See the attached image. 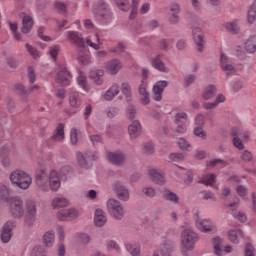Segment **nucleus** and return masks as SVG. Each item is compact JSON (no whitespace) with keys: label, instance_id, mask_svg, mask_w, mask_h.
Returning <instances> with one entry per match:
<instances>
[{"label":"nucleus","instance_id":"5fc2aeb1","mask_svg":"<svg viewBox=\"0 0 256 256\" xmlns=\"http://www.w3.org/2000/svg\"><path fill=\"white\" fill-rule=\"evenodd\" d=\"M194 135L200 137L201 139H207V133L203 130V127L196 126L194 128Z\"/></svg>","mask_w":256,"mask_h":256},{"label":"nucleus","instance_id":"dca6fc26","mask_svg":"<svg viewBox=\"0 0 256 256\" xmlns=\"http://www.w3.org/2000/svg\"><path fill=\"white\" fill-rule=\"evenodd\" d=\"M149 176L151 181L157 185H165V173H163L160 169H150Z\"/></svg>","mask_w":256,"mask_h":256},{"label":"nucleus","instance_id":"2f4dec72","mask_svg":"<svg viewBox=\"0 0 256 256\" xmlns=\"http://www.w3.org/2000/svg\"><path fill=\"white\" fill-rule=\"evenodd\" d=\"M81 96L79 95V92H72L69 96V104L74 109H79L81 107Z\"/></svg>","mask_w":256,"mask_h":256},{"label":"nucleus","instance_id":"6ab92c4d","mask_svg":"<svg viewBox=\"0 0 256 256\" xmlns=\"http://www.w3.org/2000/svg\"><path fill=\"white\" fill-rule=\"evenodd\" d=\"M224 27L230 35H238V33L241 32V20L235 19L231 22H227Z\"/></svg>","mask_w":256,"mask_h":256},{"label":"nucleus","instance_id":"4c0bfd02","mask_svg":"<svg viewBox=\"0 0 256 256\" xmlns=\"http://www.w3.org/2000/svg\"><path fill=\"white\" fill-rule=\"evenodd\" d=\"M245 49H246L247 53H255V51H256V35H254L246 40Z\"/></svg>","mask_w":256,"mask_h":256},{"label":"nucleus","instance_id":"ea45409f","mask_svg":"<svg viewBox=\"0 0 256 256\" xmlns=\"http://www.w3.org/2000/svg\"><path fill=\"white\" fill-rule=\"evenodd\" d=\"M212 244H213V247H214L215 255L223 256V248H221V239L219 237L213 238Z\"/></svg>","mask_w":256,"mask_h":256},{"label":"nucleus","instance_id":"4d7b16f0","mask_svg":"<svg viewBox=\"0 0 256 256\" xmlns=\"http://www.w3.org/2000/svg\"><path fill=\"white\" fill-rule=\"evenodd\" d=\"M232 143L238 151H243L245 149V145L243 144V141L239 137H235L232 139Z\"/></svg>","mask_w":256,"mask_h":256},{"label":"nucleus","instance_id":"a878e982","mask_svg":"<svg viewBox=\"0 0 256 256\" xmlns=\"http://www.w3.org/2000/svg\"><path fill=\"white\" fill-rule=\"evenodd\" d=\"M243 230L241 229H231L228 231V238L234 245H239V240L243 239Z\"/></svg>","mask_w":256,"mask_h":256},{"label":"nucleus","instance_id":"864d4df0","mask_svg":"<svg viewBox=\"0 0 256 256\" xmlns=\"http://www.w3.org/2000/svg\"><path fill=\"white\" fill-rule=\"evenodd\" d=\"M195 79H197V76L194 74H188L187 76L184 77V87H190L195 83Z\"/></svg>","mask_w":256,"mask_h":256},{"label":"nucleus","instance_id":"f3484780","mask_svg":"<svg viewBox=\"0 0 256 256\" xmlns=\"http://www.w3.org/2000/svg\"><path fill=\"white\" fill-rule=\"evenodd\" d=\"M192 37L194 39V43L197 45V50L199 53L203 51V45L205 44V40L203 39V31L201 28H194L192 31Z\"/></svg>","mask_w":256,"mask_h":256},{"label":"nucleus","instance_id":"de8ad7c7","mask_svg":"<svg viewBox=\"0 0 256 256\" xmlns=\"http://www.w3.org/2000/svg\"><path fill=\"white\" fill-rule=\"evenodd\" d=\"M25 47L26 51H28V53L31 55V57H33V59H39V51H37L35 47L30 45L29 43H26Z\"/></svg>","mask_w":256,"mask_h":256},{"label":"nucleus","instance_id":"20e7f679","mask_svg":"<svg viewBox=\"0 0 256 256\" xmlns=\"http://www.w3.org/2000/svg\"><path fill=\"white\" fill-rule=\"evenodd\" d=\"M96 19L101 25H109L113 21V13L109 9V5L105 3V0H98L96 2Z\"/></svg>","mask_w":256,"mask_h":256},{"label":"nucleus","instance_id":"ddd939ff","mask_svg":"<svg viewBox=\"0 0 256 256\" xmlns=\"http://www.w3.org/2000/svg\"><path fill=\"white\" fill-rule=\"evenodd\" d=\"M69 41H72L76 47L79 49H85V39L83 38V35L76 31H68L66 33Z\"/></svg>","mask_w":256,"mask_h":256},{"label":"nucleus","instance_id":"0eeeda50","mask_svg":"<svg viewBox=\"0 0 256 256\" xmlns=\"http://www.w3.org/2000/svg\"><path fill=\"white\" fill-rule=\"evenodd\" d=\"M73 79V75L67 69V66L60 65L57 68V74L55 77V82L62 87H69L71 85V81Z\"/></svg>","mask_w":256,"mask_h":256},{"label":"nucleus","instance_id":"c756f323","mask_svg":"<svg viewBox=\"0 0 256 256\" xmlns=\"http://www.w3.org/2000/svg\"><path fill=\"white\" fill-rule=\"evenodd\" d=\"M42 242L45 247H51L55 244V232L53 230H49L44 233L42 236Z\"/></svg>","mask_w":256,"mask_h":256},{"label":"nucleus","instance_id":"c9c22d12","mask_svg":"<svg viewBox=\"0 0 256 256\" xmlns=\"http://www.w3.org/2000/svg\"><path fill=\"white\" fill-rule=\"evenodd\" d=\"M77 83L84 91H89V84H87V76H85V73L81 71L78 72Z\"/></svg>","mask_w":256,"mask_h":256},{"label":"nucleus","instance_id":"aec40b11","mask_svg":"<svg viewBox=\"0 0 256 256\" xmlns=\"http://www.w3.org/2000/svg\"><path fill=\"white\" fill-rule=\"evenodd\" d=\"M139 95H141V103L142 105H149L151 100L149 99V92H147V81L142 80L141 84L138 87Z\"/></svg>","mask_w":256,"mask_h":256},{"label":"nucleus","instance_id":"052dcab7","mask_svg":"<svg viewBox=\"0 0 256 256\" xmlns=\"http://www.w3.org/2000/svg\"><path fill=\"white\" fill-rule=\"evenodd\" d=\"M169 159L171 161H176V162L183 161L185 159V154H183V153H171L169 155Z\"/></svg>","mask_w":256,"mask_h":256},{"label":"nucleus","instance_id":"cd10ccee","mask_svg":"<svg viewBox=\"0 0 256 256\" xmlns=\"http://www.w3.org/2000/svg\"><path fill=\"white\" fill-rule=\"evenodd\" d=\"M198 183L206 187H213L217 183V176L214 173L206 174L202 176Z\"/></svg>","mask_w":256,"mask_h":256},{"label":"nucleus","instance_id":"a19ab883","mask_svg":"<svg viewBox=\"0 0 256 256\" xmlns=\"http://www.w3.org/2000/svg\"><path fill=\"white\" fill-rule=\"evenodd\" d=\"M248 23L253 24L254 21H256V0L248 10L247 15Z\"/></svg>","mask_w":256,"mask_h":256},{"label":"nucleus","instance_id":"9b49d317","mask_svg":"<svg viewBox=\"0 0 256 256\" xmlns=\"http://www.w3.org/2000/svg\"><path fill=\"white\" fill-rule=\"evenodd\" d=\"M80 213L75 208L61 209L57 212V218L59 221H71V219H77Z\"/></svg>","mask_w":256,"mask_h":256},{"label":"nucleus","instance_id":"8fccbe9b","mask_svg":"<svg viewBox=\"0 0 256 256\" xmlns=\"http://www.w3.org/2000/svg\"><path fill=\"white\" fill-rule=\"evenodd\" d=\"M61 51V46L54 45L49 50V55L52 57L53 61H57V55H59V52Z\"/></svg>","mask_w":256,"mask_h":256},{"label":"nucleus","instance_id":"bf43d9fd","mask_svg":"<svg viewBox=\"0 0 256 256\" xmlns=\"http://www.w3.org/2000/svg\"><path fill=\"white\" fill-rule=\"evenodd\" d=\"M142 193H144L146 197H150V198L155 197V195L157 194V192L154 190L153 187H144L142 189Z\"/></svg>","mask_w":256,"mask_h":256},{"label":"nucleus","instance_id":"c03bdc74","mask_svg":"<svg viewBox=\"0 0 256 256\" xmlns=\"http://www.w3.org/2000/svg\"><path fill=\"white\" fill-rule=\"evenodd\" d=\"M139 3H141V0H132L130 19H135L137 17Z\"/></svg>","mask_w":256,"mask_h":256},{"label":"nucleus","instance_id":"603ef678","mask_svg":"<svg viewBox=\"0 0 256 256\" xmlns=\"http://www.w3.org/2000/svg\"><path fill=\"white\" fill-rule=\"evenodd\" d=\"M115 3L121 11H129V0H115Z\"/></svg>","mask_w":256,"mask_h":256},{"label":"nucleus","instance_id":"0e129e2a","mask_svg":"<svg viewBox=\"0 0 256 256\" xmlns=\"http://www.w3.org/2000/svg\"><path fill=\"white\" fill-rule=\"evenodd\" d=\"M234 219H236L240 223H247V214L243 212L235 213Z\"/></svg>","mask_w":256,"mask_h":256},{"label":"nucleus","instance_id":"774afa93","mask_svg":"<svg viewBox=\"0 0 256 256\" xmlns=\"http://www.w3.org/2000/svg\"><path fill=\"white\" fill-rule=\"evenodd\" d=\"M30 256H46L45 253H43V248L36 246L32 249Z\"/></svg>","mask_w":256,"mask_h":256},{"label":"nucleus","instance_id":"b1692460","mask_svg":"<svg viewBox=\"0 0 256 256\" xmlns=\"http://www.w3.org/2000/svg\"><path fill=\"white\" fill-rule=\"evenodd\" d=\"M94 223L96 227H103L107 223V216L102 209H96L94 213Z\"/></svg>","mask_w":256,"mask_h":256},{"label":"nucleus","instance_id":"2eb2a0df","mask_svg":"<svg viewBox=\"0 0 256 256\" xmlns=\"http://www.w3.org/2000/svg\"><path fill=\"white\" fill-rule=\"evenodd\" d=\"M105 69L110 75H117L123 69V64L118 59H112L105 63Z\"/></svg>","mask_w":256,"mask_h":256},{"label":"nucleus","instance_id":"58836bf2","mask_svg":"<svg viewBox=\"0 0 256 256\" xmlns=\"http://www.w3.org/2000/svg\"><path fill=\"white\" fill-rule=\"evenodd\" d=\"M125 115L129 121H133V119L137 117V107L133 104H129L125 109Z\"/></svg>","mask_w":256,"mask_h":256},{"label":"nucleus","instance_id":"7c9ffc66","mask_svg":"<svg viewBox=\"0 0 256 256\" xmlns=\"http://www.w3.org/2000/svg\"><path fill=\"white\" fill-rule=\"evenodd\" d=\"M162 197L165 201H170V203H174L175 205L179 203V196L169 189H164Z\"/></svg>","mask_w":256,"mask_h":256},{"label":"nucleus","instance_id":"37998d69","mask_svg":"<svg viewBox=\"0 0 256 256\" xmlns=\"http://www.w3.org/2000/svg\"><path fill=\"white\" fill-rule=\"evenodd\" d=\"M188 117L189 116L185 112L176 113L175 114V119H174L175 125L185 123V121H187Z\"/></svg>","mask_w":256,"mask_h":256},{"label":"nucleus","instance_id":"5701e85b","mask_svg":"<svg viewBox=\"0 0 256 256\" xmlns=\"http://www.w3.org/2000/svg\"><path fill=\"white\" fill-rule=\"evenodd\" d=\"M22 15L21 31L24 34L31 33V30L33 29V18L25 13H23Z\"/></svg>","mask_w":256,"mask_h":256},{"label":"nucleus","instance_id":"f257e3e1","mask_svg":"<svg viewBox=\"0 0 256 256\" xmlns=\"http://www.w3.org/2000/svg\"><path fill=\"white\" fill-rule=\"evenodd\" d=\"M36 185L40 191L44 193L50 191L57 192L61 188V176L55 170L50 171L47 173V170H37L36 171Z\"/></svg>","mask_w":256,"mask_h":256},{"label":"nucleus","instance_id":"e433bc0d","mask_svg":"<svg viewBox=\"0 0 256 256\" xmlns=\"http://www.w3.org/2000/svg\"><path fill=\"white\" fill-rule=\"evenodd\" d=\"M69 205V201L63 197H55L52 200V207L54 209H61V207H67Z\"/></svg>","mask_w":256,"mask_h":256},{"label":"nucleus","instance_id":"69168bd1","mask_svg":"<svg viewBox=\"0 0 256 256\" xmlns=\"http://www.w3.org/2000/svg\"><path fill=\"white\" fill-rule=\"evenodd\" d=\"M36 216H37V214H28V213H26L25 223L28 225V227H31L33 225V223H35V217Z\"/></svg>","mask_w":256,"mask_h":256},{"label":"nucleus","instance_id":"c85d7f7f","mask_svg":"<svg viewBox=\"0 0 256 256\" xmlns=\"http://www.w3.org/2000/svg\"><path fill=\"white\" fill-rule=\"evenodd\" d=\"M119 85L113 84L104 94V99L106 101H113L117 95H119Z\"/></svg>","mask_w":256,"mask_h":256},{"label":"nucleus","instance_id":"39448f33","mask_svg":"<svg viewBox=\"0 0 256 256\" xmlns=\"http://www.w3.org/2000/svg\"><path fill=\"white\" fill-rule=\"evenodd\" d=\"M10 181L13 185H17L19 189H29V187H31V183H33L31 176L21 170L13 171L10 174Z\"/></svg>","mask_w":256,"mask_h":256},{"label":"nucleus","instance_id":"e2e57ef3","mask_svg":"<svg viewBox=\"0 0 256 256\" xmlns=\"http://www.w3.org/2000/svg\"><path fill=\"white\" fill-rule=\"evenodd\" d=\"M159 252L162 256H171V248L167 244L160 246Z\"/></svg>","mask_w":256,"mask_h":256},{"label":"nucleus","instance_id":"f03ea898","mask_svg":"<svg viewBox=\"0 0 256 256\" xmlns=\"http://www.w3.org/2000/svg\"><path fill=\"white\" fill-rule=\"evenodd\" d=\"M199 241V236L193 229L186 228L181 232V246L182 255L189 256L187 251H193L195 249V243Z\"/></svg>","mask_w":256,"mask_h":256},{"label":"nucleus","instance_id":"1a4fd4ad","mask_svg":"<svg viewBox=\"0 0 256 256\" xmlns=\"http://www.w3.org/2000/svg\"><path fill=\"white\" fill-rule=\"evenodd\" d=\"M9 211L13 217H23L25 209L23 208V200L19 197H13L10 199Z\"/></svg>","mask_w":256,"mask_h":256},{"label":"nucleus","instance_id":"393cba45","mask_svg":"<svg viewBox=\"0 0 256 256\" xmlns=\"http://www.w3.org/2000/svg\"><path fill=\"white\" fill-rule=\"evenodd\" d=\"M105 72L101 69L92 70L89 72V79L95 83V85H103V76Z\"/></svg>","mask_w":256,"mask_h":256},{"label":"nucleus","instance_id":"79ce46f5","mask_svg":"<svg viewBox=\"0 0 256 256\" xmlns=\"http://www.w3.org/2000/svg\"><path fill=\"white\" fill-rule=\"evenodd\" d=\"M76 237H77V241L79 243H82V245H89V243H91V236H89V234L78 233L76 234Z\"/></svg>","mask_w":256,"mask_h":256},{"label":"nucleus","instance_id":"09e8293b","mask_svg":"<svg viewBox=\"0 0 256 256\" xmlns=\"http://www.w3.org/2000/svg\"><path fill=\"white\" fill-rule=\"evenodd\" d=\"M167 85H169V82H167V80H161V81H158L154 84L153 88L156 89L157 91H160V92H164L165 91V88L167 87Z\"/></svg>","mask_w":256,"mask_h":256},{"label":"nucleus","instance_id":"a18cd8bd","mask_svg":"<svg viewBox=\"0 0 256 256\" xmlns=\"http://www.w3.org/2000/svg\"><path fill=\"white\" fill-rule=\"evenodd\" d=\"M26 210L30 215H37V206L33 202V200H28L26 202Z\"/></svg>","mask_w":256,"mask_h":256},{"label":"nucleus","instance_id":"f704fd0d","mask_svg":"<svg viewBox=\"0 0 256 256\" xmlns=\"http://www.w3.org/2000/svg\"><path fill=\"white\" fill-rule=\"evenodd\" d=\"M125 248L132 256H139V253H141V247L138 243H126Z\"/></svg>","mask_w":256,"mask_h":256},{"label":"nucleus","instance_id":"bb28decb","mask_svg":"<svg viewBox=\"0 0 256 256\" xmlns=\"http://www.w3.org/2000/svg\"><path fill=\"white\" fill-rule=\"evenodd\" d=\"M162 57V55H157L151 60V65L154 67V69H157V71H160L161 73H167L168 70L165 66V63H163Z\"/></svg>","mask_w":256,"mask_h":256},{"label":"nucleus","instance_id":"473e14b6","mask_svg":"<svg viewBox=\"0 0 256 256\" xmlns=\"http://www.w3.org/2000/svg\"><path fill=\"white\" fill-rule=\"evenodd\" d=\"M15 91H17L22 99V101H27V97L30 95L29 88H26L23 84L18 83L14 86Z\"/></svg>","mask_w":256,"mask_h":256},{"label":"nucleus","instance_id":"49530a36","mask_svg":"<svg viewBox=\"0 0 256 256\" xmlns=\"http://www.w3.org/2000/svg\"><path fill=\"white\" fill-rule=\"evenodd\" d=\"M121 109L119 107H110L106 110V115L109 117V119H113L114 117H117L119 115Z\"/></svg>","mask_w":256,"mask_h":256},{"label":"nucleus","instance_id":"338daca9","mask_svg":"<svg viewBox=\"0 0 256 256\" xmlns=\"http://www.w3.org/2000/svg\"><path fill=\"white\" fill-rule=\"evenodd\" d=\"M245 256H255V247H253L251 243L245 246Z\"/></svg>","mask_w":256,"mask_h":256},{"label":"nucleus","instance_id":"423d86ee","mask_svg":"<svg viewBox=\"0 0 256 256\" xmlns=\"http://www.w3.org/2000/svg\"><path fill=\"white\" fill-rule=\"evenodd\" d=\"M106 205L109 215L116 221H121L125 217V208L119 200L111 198L106 202Z\"/></svg>","mask_w":256,"mask_h":256},{"label":"nucleus","instance_id":"a211bd4d","mask_svg":"<svg viewBox=\"0 0 256 256\" xmlns=\"http://www.w3.org/2000/svg\"><path fill=\"white\" fill-rule=\"evenodd\" d=\"M65 139V125L63 123H60L57 125L56 129L54 130L50 141H53V143L61 142Z\"/></svg>","mask_w":256,"mask_h":256},{"label":"nucleus","instance_id":"4468645a","mask_svg":"<svg viewBox=\"0 0 256 256\" xmlns=\"http://www.w3.org/2000/svg\"><path fill=\"white\" fill-rule=\"evenodd\" d=\"M106 157L116 167H121L125 163V154L123 152H107Z\"/></svg>","mask_w":256,"mask_h":256},{"label":"nucleus","instance_id":"6e6552de","mask_svg":"<svg viewBox=\"0 0 256 256\" xmlns=\"http://www.w3.org/2000/svg\"><path fill=\"white\" fill-rule=\"evenodd\" d=\"M195 225L202 233H217V226L210 219H201L197 216Z\"/></svg>","mask_w":256,"mask_h":256},{"label":"nucleus","instance_id":"72a5a7b5","mask_svg":"<svg viewBox=\"0 0 256 256\" xmlns=\"http://www.w3.org/2000/svg\"><path fill=\"white\" fill-rule=\"evenodd\" d=\"M215 93H217V88L215 87V85L211 84L204 89L202 97L206 101H209V99H213V97H215Z\"/></svg>","mask_w":256,"mask_h":256},{"label":"nucleus","instance_id":"13d9d810","mask_svg":"<svg viewBox=\"0 0 256 256\" xmlns=\"http://www.w3.org/2000/svg\"><path fill=\"white\" fill-rule=\"evenodd\" d=\"M178 146L180 147V149H182V151H189L191 144H189L188 141L185 140V138H180L178 141Z\"/></svg>","mask_w":256,"mask_h":256},{"label":"nucleus","instance_id":"6e6d98bb","mask_svg":"<svg viewBox=\"0 0 256 256\" xmlns=\"http://www.w3.org/2000/svg\"><path fill=\"white\" fill-rule=\"evenodd\" d=\"M241 159L244 163H251L253 161V154L249 150H244L241 154Z\"/></svg>","mask_w":256,"mask_h":256},{"label":"nucleus","instance_id":"7ed1b4c3","mask_svg":"<svg viewBox=\"0 0 256 256\" xmlns=\"http://www.w3.org/2000/svg\"><path fill=\"white\" fill-rule=\"evenodd\" d=\"M97 159H99V155L95 151L76 152V161L81 169H91L93 162L97 161Z\"/></svg>","mask_w":256,"mask_h":256},{"label":"nucleus","instance_id":"3c124183","mask_svg":"<svg viewBox=\"0 0 256 256\" xmlns=\"http://www.w3.org/2000/svg\"><path fill=\"white\" fill-rule=\"evenodd\" d=\"M0 199L7 202L11 201V199H9V189H7L6 186L0 187Z\"/></svg>","mask_w":256,"mask_h":256},{"label":"nucleus","instance_id":"f8f14e48","mask_svg":"<svg viewBox=\"0 0 256 256\" xmlns=\"http://www.w3.org/2000/svg\"><path fill=\"white\" fill-rule=\"evenodd\" d=\"M13 227H15V225L11 221L4 224L0 234L2 243H9V241H11V237H13Z\"/></svg>","mask_w":256,"mask_h":256},{"label":"nucleus","instance_id":"4be33fe9","mask_svg":"<svg viewBox=\"0 0 256 256\" xmlns=\"http://www.w3.org/2000/svg\"><path fill=\"white\" fill-rule=\"evenodd\" d=\"M120 91L122 95H124L127 103H131L133 100V90L131 88V84L129 82H122L120 85Z\"/></svg>","mask_w":256,"mask_h":256},{"label":"nucleus","instance_id":"9d476101","mask_svg":"<svg viewBox=\"0 0 256 256\" xmlns=\"http://www.w3.org/2000/svg\"><path fill=\"white\" fill-rule=\"evenodd\" d=\"M114 193L120 199V201H127L130 197L129 188L123 182H115L113 184Z\"/></svg>","mask_w":256,"mask_h":256},{"label":"nucleus","instance_id":"680f3d73","mask_svg":"<svg viewBox=\"0 0 256 256\" xmlns=\"http://www.w3.org/2000/svg\"><path fill=\"white\" fill-rule=\"evenodd\" d=\"M66 253H67V250L65 248V244H63V242H59L57 245L56 255L65 256Z\"/></svg>","mask_w":256,"mask_h":256},{"label":"nucleus","instance_id":"412c9836","mask_svg":"<svg viewBox=\"0 0 256 256\" xmlns=\"http://www.w3.org/2000/svg\"><path fill=\"white\" fill-rule=\"evenodd\" d=\"M128 133H129L130 139H137V137L141 135V122H139V120H134L128 126Z\"/></svg>","mask_w":256,"mask_h":256}]
</instances>
